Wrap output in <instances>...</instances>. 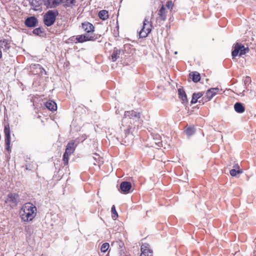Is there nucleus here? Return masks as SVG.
<instances>
[{
  "mask_svg": "<svg viewBox=\"0 0 256 256\" xmlns=\"http://www.w3.org/2000/svg\"><path fill=\"white\" fill-rule=\"evenodd\" d=\"M37 208L32 203L24 204L20 211L22 220L25 222L32 221L36 215Z\"/></svg>",
  "mask_w": 256,
  "mask_h": 256,
  "instance_id": "1",
  "label": "nucleus"
},
{
  "mask_svg": "<svg viewBox=\"0 0 256 256\" xmlns=\"http://www.w3.org/2000/svg\"><path fill=\"white\" fill-rule=\"evenodd\" d=\"M19 202V195L16 193L8 194L5 200L6 204L11 208L16 207Z\"/></svg>",
  "mask_w": 256,
  "mask_h": 256,
  "instance_id": "2",
  "label": "nucleus"
},
{
  "mask_svg": "<svg viewBox=\"0 0 256 256\" xmlns=\"http://www.w3.org/2000/svg\"><path fill=\"white\" fill-rule=\"evenodd\" d=\"M76 145L77 144L76 143L75 140L68 144L66 152L63 156V161L64 165H68V156L74 152Z\"/></svg>",
  "mask_w": 256,
  "mask_h": 256,
  "instance_id": "3",
  "label": "nucleus"
},
{
  "mask_svg": "<svg viewBox=\"0 0 256 256\" xmlns=\"http://www.w3.org/2000/svg\"><path fill=\"white\" fill-rule=\"evenodd\" d=\"M248 51V48H245L241 44L236 43L234 45V50L232 52V56L233 58L237 56H241L246 54Z\"/></svg>",
  "mask_w": 256,
  "mask_h": 256,
  "instance_id": "4",
  "label": "nucleus"
},
{
  "mask_svg": "<svg viewBox=\"0 0 256 256\" xmlns=\"http://www.w3.org/2000/svg\"><path fill=\"white\" fill-rule=\"evenodd\" d=\"M58 14L56 10H48L44 16V24L47 26H52Z\"/></svg>",
  "mask_w": 256,
  "mask_h": 256,
  "instance_id": "5",
  "label": "nucleus"
},
{
  "mask_svg": "<svg viewBox=\"0 0 256 256\" xmlns=\"http://www.w3.org/2000/svg\"><path fill=\"white\" fill-rule=\"evenodd\" d=\"M152 30V24L148 18H145L143 22V26L140 32V38H146L150 32Z\"/></svg>",
  "mask_w": 256,
  "mask_h": 256,
  "instance_id": "6",
  "label": "nucleus"
},
{
  "mask_svg": "<svg viewBox=\"0 0 256 256\" xmlns=\"http://www.w3.org/2000/svg\"><path fill=\"white\" fill-rule=\"evenodd\" d=\"M4 132L5 134V144L6 146V150L10 152V130L8 126H5Z\"/></svg>",
  "mask_w": 256,
  "mask_h": 256,
  "instance_id": "7",
  "label": "nucleus"
},
{
  "mask_svg": "<svg viewBox=\"0 0 256 256\" xmlns=\"http://www.w3.org/2000/svg\"><path fill=\"white\" fill-rule=\"evenodd\" d=\"M62 0H44V5L47 8H55L62 3Z\"/></svg>",
  "mask_w": 256,
  "mask_h": 256,
  "instance_id": "8",
  "label": "nucleus"
},
{
  "mask_svg": "<svg viewBox=\"0 0 256 256\" xmlns=\"http://www.w3.org/2000/svg\"><path fill=\"white\" fill-rule=\"evenodd\" d=\"M141 252L140 256H152V251L150 250V246L147 244L142 245Z\"/></svg>",
  "mask_w": 256,
  "mask_h": 256,
  "instance_id": "9",
  "label": "nucleus"
},
{
  "mask_svg": "<svg viewBox=\"0 0 256 256\" xmlns=\"http://www.w3.org/2000/svg\"><path fill=\"white\" fill-rule=\"evenodd\" d=\"M94 36L92 34H86L77 36L76 39L79 42H83L86 41L94 40Z\"/></svg>",
  "mask_w": 256,
  "mask_h": 256,
  "instance_id": "10",
  "label": "nucleus"
},
{
  "mask_svg": "<svg viewBox=\"0 0 256 256\" xmlns=\"http://www.w3.org/2000/svg\"><path fill=\"white\" fill-rule=\"evenodd\" d=\"M152 142L151 146L152 147H160L162 146V142L161 140V136L158 134H156L152 135Z\"/></svg>",
  "mask_w": 256,
  "mask_h": 256,
  "instance_id": "11",
  "label": "nucleus"
},
{
  "mask_svg": "<svg viewBox=\"0 0 256 256\" xmlns=\"http://www.w3.org/2000/svg\"><path fill=\"white\" fill-rule=\"evenodd\" d=\"M82 28L84 31L88 33V34H90V33L94 31V26L88 22L82 23Z\"/></svg>",
  "mask_w": 256,
  "mask_h": 256,
  "instance_id": "12",
  "label": "nucleus"
},
{
  "mask_svg": "<svg viewBox=\"0 0 256 256\" xmlns=\"http://www.w3.org/2000/svg\"><path fill=\"white\" fill-rule=\"evenodd\" d=\"M219 89L217 88H211L208 90L206 92V100L208 101L214 96L218 92Z\"/></svg>",
  "mask_w": 256,
  "mask_h": 256,
  "instance_id": "13",
  "label": "nucleus"
},
{
  "mask_svg": "<svg viewBox=\"0 0 256 256\" xmlns=\"http://www.w3.org/2000/svg\"><path fill=\"white\" fill-rule=\"evenodd\" d=\"M132 188L130 182H123L120 184V188L124 193H128Z\"/></svg>",
  "mask_w": 256,
  "mask_h": 256,
  "instance_id": "14",
  "label": "nucleus"
},
{
  "mask_svg": "<svg viewBox=\"0 0 256 256\" xmlns=\"http://www.w3.org/2000/svg\"><path fill=\"white\" fill-rule=\"evenodd\" d=\"M38 22L36 18L34 16L28 18L25 21L26 25L28 27H34Z\"/></svg>",
  "mask_w": 256,
  "mask_h": 256,
  "instance_id": "15",
  "label": "nucleus"
},
{
  "mask_svg": "<svg viewBox=\"0 0 256 256\" xmlns=\"http://www.w3.org/2000/svg\"><path fill=\"white\" fill-rule=\"evenodd\" d=\"M0 48L4 51L6 52L10 48V42L6 40H0Z\"/></svg>",
  "mask_w": 256,
  "mask_h": 256,
  "instance_id": "16",
  "label": "nucleus"
},
{
  "mask_svg": "<svg viewBox=\"0 0 256 256\" xmlns=\"http://www.w3.org/2000/svg\"><path fill=\"white\" fill-rule=\"evenodd\" d=\"M45 106L50 111H55L57 109V105L56 103L52 100H49L46 102Z\"/></svg>",
  "mask_w": 256,
  "mask_h": 256,
  "instance_id": "17",
  "label": "nucleus"
},
{
  "mask_svg": "<svg viewBox=\"0 0 256 256\" xmlns=\"http://www.w3.org/2000/svg\"><path fill=\"white\" fill-rule=\"evenodd\" d=\"M158 14L159 15L160 19L162 20H166V8H164V6H162L159 10Z\"/></svg>",
  "mask_w": 256,
  "mask_h": 256,
  "instance_id": "18",
  "label": "nucleus"
},
{
  "mask_svg": "<svg viewBox=\"0 0 256 256\" xmlns=\"http://www.w3.org/2000/svg\"><path fill=\"white\" fill-rule=\"evenodd\" d=\"M190 77H192V80L194 82H198L200 79L199 73L196 72H191L190 74Z\"/></svg>",
  "mask_w": 256,
  "mask_h": 256,
  "instance_id": "19",
  "label": "nucleus"
},
{
  "mask_svg": "<svg viewBox=\"0 0 256 256\" xmlns=\"http://www.w3.org/2000/svg\"><path fill=\"white\" fill-rule=\"evenodd\" d=\"M234 110L236 112H244L245 110L244 107L242 104L236 102L234 106Z\"/></svg>",
  "mask_w": 256,
  "mask_h": 256,
  "instance_id": "20",
  "label": "nucleus"
},
{
  "mask_svg": "<svg viewBox=\"0 0 256 256\" xmlns=\"http://www.w3.org/2000/svg\"><path fill=\"white\" fill-rule=\"evenodd\" d=\"M98 16L102 20H106L108 17V11L106 10H100L98 13Z\"/></svg>",
  "mask_w": 256,
  "mask_h": 256,
  "instance_id": "21",
  "label": "nucleus"
},
{
  "mask_svg": "<svg viewBox=\"0 0 256 256\" xmlns=\"http://www.w3.org/2000/svg\"><path fill=\"white\" fill-rule=\"evenodd\" d=\"M202 96V92L198 93H194L192 95V100L191 101V103L195 104L197 102L198 100L201 98Z\"/></svg>",
  "mask_w": 256,
  "mask_h": 256,
  "instance_id": "22",
  "label": "nucleus"
},
{
  "mask_svg": "<svg viewBox=\"0 0 256 256\" xmlns=\"http://www.w3.org/2000/svg\"><path fill=\"white\" fill-rule=\"evenodd\" d=\"M178 92L180 98L184 102L187 101V98L184 91L182 89L180 88L178 90Z\"/></svg>",
  "mask_w": 256,
  "mask_h": 256,
  "instance_id": "23",
  "label": "nucleus"
},
{
  "mask_svg": "<svg viewBox=\"0 0 256 256\" xmlns=\"http://www.w3.org/2000/svg\"><path fill=\"white\" fill-rule=\"evenodd\" d=\"M121 52V51L118 50H114L112 55V60L116 61L118 58Z\"/></svg>",
  "mask_w": 256,
  "mask_h": 256,
  "instance_id": "24",
  "label": "nucleus"
},
{
  "mask_svg": "<svg viewBox=\"0 0 256 256\" xmlns=\"http://www.w3.org/2000/svg\"><path fill=\"white\" fill-rule=\"evenodd\" d=\"M186 134L188 136H191L195 132V128L194 127H188L185 130Z\"/></svg>",
  "mask_w": 256,
  "mask_h": 256,
  "instance_id": "25",
  "label": "nucleus"
},
{
  "mask_svg": "<svg viewBox=\"0 0 256 256\" xmlns=\"http://www.w3.org/2000/svg\"><path fill=\"white\" fill-rule=\"evenodd\" d=\"M230 173L232 176H236L238 174L242 173V170H236V169L232 168L230 170Z\"/></svg>",
  "mask_w": 256,
  "mask_h": 256,
  "instance_id": "26",
  "label": "nucleus"
},
{
  "mask_svg": "<svg viewBox=\"0 0 256 256\" xmlns=\"http://www.w3.org/2000/svg\"><path fill=\"white\" fill-rule=\"evenodd\" d=\"M109 247H110V244L108 243L105 242V243L103 244L100 248L101 252H106L108 250Z\"/></svg>",
  "mask_w": 256,
  "mask_h": 256,
  "instance_id": "27",
  "label": "nucleus"
},
{
  "mask_svg": "<svg viewBox=\"0 0 256 256\" xmlns=\"http://www.w3.org/2000/svg\"><path fill=\"white\" fill-rule=\"evenodd\" d=\"M112 218L114 220H116L118 217V214L114 206L112 208Z\"/></svg>",
  "mask_w": 256,
  "mask_h": 256,
  "instance_id": "28",
  "label": "nucleus"
},
{
  "mask_svg": "<svg viewBox=\"0 0 256 256\" xmlns=\"http://www.w3.org/2000/svg\"><path fill=\"white\" fill-rule=\"evenodd\" d=\"M76 0H62L63 3H65L66 5L70 6L72 4H74Z\"/></svg>",
  "mask_w": 256,
  "mask_h": 256,
  "instance_id": "29",
  "label": "nucleus"
},
{
  "mask_svg": "<svg viewBox=\"0 0 256 256\" xmlns=\"http://www.w3.org/2000/svg\"><path fill=\"white\" fill-rule=\"evenodd\" d=\"M34 66L35 68L38 69L39 72H37L38 74H42L44 72H45L44 70L41 67L40 64L34 65Z\"/></svg>",
  "mask_w": 256,
  "mask_h": 256,
  "instance_id": "30",
  "label": "nucleus"
},
{
  "mask_svg": "<svg viewBox=\"0 0 256 256\" xmlns=\"http://www.w3.org/2000/svg\"><path fill=\"white\" fill-rule=\"evenodd\" d=\"M173 6V4L172 2H168L166 4V7L168 8H172Z\"/></svg>",
  "mask_w": 256,
  "mask_h": 256,
  "instance_id": "31",
  "label": "nucleus"
},
{
  "mask_svg": "<svg viewBox=\"0 0 256 256\" xmlns=\"http://www.w3.org/2000/svg\"><path fill=\"white\" fill-rule=\"evenodd\" d=\"M140 113H132V114H130V116L129 114L128 115H126V116H134L136 117H138L140 116Z\"/></svg>",
  "mask_w": 256,
  "mask_h": 256,
  "instance_id": "32",
  "label": "nucleus"
},
{
  "mask_svg": "<svg viewBox=\"0 0 256 256\" xmlns=\"http://www.w3.org/2000/svg\"><path fill=\"white\" fill-rule=\"evenodd\" d=\"M233 169H236V170H240V166H238V164H234V165L233 166Z\"/></svg>",
  "mask_w": 256,
  "mask_h": 256,
  "instance_id": "33",
  "label": "nucleus"
},
{
  "mask_svg": "<svg viewBox=\"0 0 256 256\" xmlns=\"http://www.w3.org/2000/svg\"><path fill=\"white\" fill-rule=\"evenodd\" d=\"M250 80V78L249 77H248V78H246L244 82H249Z\"/></svg>",
  "mask_w": 256,
  "mask_h": 256,
  "instance_id": "34",
  "label": "nucleus"
},
{
  "mask_svg": "<svg viewBox=\"0 0 256 256\" xmlns=\"http://www.w3.org/2000/svg\"><path fill=\"white\" fill-rule=\"evenodd\" d=\"M38 30H39L38 28H36V29L34 30V34H37L38 32Z\"/></svg>",
  "mask_w": 256,
  "mask_h": 256,
  "instance_id": "35",
  "label": "nucleus"
},
{
  "mask_svg": "<svg viewBox=\"0 0 256 256\" xmlns=\"http://www.w3.org/2000/svg\"><path fill=\"white\" fill-rule=\"evenodd\" d=\"M178 54V52H174V54Z\"/></svg>",
  "mask_w": 256,
  "mask_h": 256,
  "instance_id": "36",
  "label": "nucleus"
},
{
  "mask_svg": "<svg viewBox=\"0 0 256 256\" xmlns=\"http://www.w3.org/2000/svg\"><path fill=\"white\" fill-rule=\"evenodd\" d=\"M254 256H256V254H255Z\"/></svg>",
  "mask_w": 256,
  "mask_h": 256,
  "instance_id": "37",
  "label": "nucleus"
}]
</instances>
